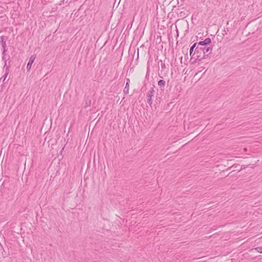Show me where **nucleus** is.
Masks as SVG:
<instances>
[{
    "instance_id": "f257e3e1",
    "label": "nucleus",
    "mask_w": 262,
    "mask_h": 262,
    "mask_svg": "<svg viewBox=\"0 0 262 262\" xmlns=\"http://www.w3.org/2000/svg\"><path fill=\"white\" fill-rule=\"evenodd\" d=\"M205 58V53L204 47L197 46L194 52L191 55V59H194L192 63H196L200 61L202 59Z\"/></svg>"
},
{
    "instance_id": "f03ea898",
    "label": "nucleus",
    "mask_w": 262,
    "mask_h": 262,
    "mask_svg": "<svg viewBox=\"0 0 262 262\" xmlns=\"http://www.w3.org/2000/svg\"><path fill=\"white\" fill-rule=\"evenodd\" d=\"M154 92L155 91L154 88H151L150 90L149 91L146 95L147 102L150 105H151L152 103V97L154 96Z\"/></svg>"
},
{
    "instance_id": "7ed1b4c3",
    "label": "nucleus",
    "mask_w": 262,
    "mask_h": 262,
    "mask_svg": "<svg viewBox=\"0 0 262 262\" xmlns=\"http://www.w3.org/2000/svg\"><path fill=\"white\" fill-rule=\"evenodd\" d=\"M36 55L33 54V55H32L31 56V57H30L29 60L27 65V69L28 71H30L31 66H32V64L34 62V60L36 58Z\"/></svg>"
},
{
    "instance_id": "20e7f679",
    "label": "nucleus",
    "mask_w": 262,
    "mask_h": 262,
    "mask_svg": "<svg viewBox=\"0 0 262 262\" xmlns=\"http://www.w3.org/2000/svg\"><path fill=\"white\" fill-rule=\"evenodd\" d=\"M205 57L208 56L211 53L212 48L210 47H204Z\"/></svg>"
},
{
    "instance_id": "39448f33",
    "label": "nucleus",
    "mask_w": 262,
    "mask_h": 262,
    "mask_svg": "<svg viewBox=\"0 0 262 262\" xmlns=\"http://www.w3.org/2000/svg\"><path fill=\"white\" fill-rule=\"evenodd\" d=\"M92 103V100L90 97L88 96L85 100L84 107L86 108L90 106Z\"/></svg>"
},
{
    "instance_id": "423d86ee",
    "label": "nucleus",
    "mask_w": 262,
    "mask_h": 262,
    "mask_svg": "<svg viewBox=\"0 0 262 262\" xmlns=\"http://www.w3.org/2000/svg\"><path fill=\"white\" fill-rule=\"evenodd\" d=\"M11 65H7V62L5 61V64L4 66V69H5V74L8 75L10 72V68Z\"/></svg>"
},
{
    "instance_id": "0eeeda50",
    "label": "nucleus",
    "mask_w": 262,
    "mask_h": 262,
    "mask_svg": "<svg viewBox=\"0 0 262 262\" xmlns=\"http://www.w3.org/2000/svg\"><path fill=\"white\" fill-rule=\"evenodd\" d=\"M158 85L161 89L164 88L165 86L166 82L165 80L161 79L158 81Z\"/></svg>"
},
{
    "instance_id": "6e6552de",
    "label": "nucleus",
    "mask_w": 262,
    "mask_h": 262,
    "mask_svg": "<svg viewBox=\"0 0 262 262\" xmlns=\"http://www.w3.org/2000/svg\"><path fill=\"white\" fill-rule=\"evenodd\" d=\"M197 46H198V44H197V42H196L194 43L192 45V46L190 47V49L189 50V54H190V55L191 57V55H192V54L193 53V52L194 49H195V48Z\"/></svg>"
},
{
    "instance_id": "1a4fd4ad",
    "label": "nucleus",
    "mask_w": 262,
    "mask_h": 262,
    "mask_svg": "<svg viewBox=\"0 0 262 262\" xmlns=\"http://www.w3.org/2000/svg\"><path fill=\"white\" fill-rule=\"evenodd\" d=\"M1 44L2 46V52H7V45H6V41H0Z\"/></svg>"
},
{
    "instance_id": "9d476101",
    "label": "nucleus",
    "mask_w": 262,
    "mask_h": 262,
    "mask_svg": "<svg viewBox=\"0 0 262 262\" xmlns=\"http://www.w3.org/2000/svg\"><path fill=\"white\" fill-rule=\"evenodd\" d=\"M129 87V84H128V82H126V84H125V88L123 90V93L125 95L128 94Z\"/></svg>"
},
{
    "instance_id": "9b49d317",
    "label": "nucleus",
    "mask_w": 262,
    "mask_h": 262,
    "mask_svg": "<svg viewBox=\"0 0 262 262\" xmlns=\"http://www.w3.org/2000/svg\"><path fill=\"white\" fill-rule=\"evenodd\" d=\"M238 164H234L231 167H229L227 170L232 169V171H235L236 170H238L237 169V167H238Z\"/></svg>"
},
{
    "instance_id": "f8f14e48",
    "label": "nucleus",
    "mask_w": 262,
    "mask_h": 262,
    "mask_svg": "<svg viewBox=\"0 0 262 262\" xmlns=\"http://www.w3.org/2000/svg\"><path fill=\"white\" fill-rule=\"evenodd\" d=\"M253 250H255L260 253H262V247H257L253 248L251 250V251H253Z\"/></svg>"
},
{
    "instance_id": "ddd939ff",
    "label": "nucleus",
    "mask_w": 262,
    "mask_h": 262,
    "mask_svg": "<svg viewBox=\"0 0 262 262\" xmlns=\"http://www.w3.org/2000/svg\"><path fill=\"white\" fill-rule=\"evenodd\" d=\"M197 44L198 46H200L201 47H206L207 45L204 41V40L203 41H200L198 42H197Z\"/></svg>"
},
{
    "instance_id": "4468645a",
    "label": "nucleus",
    "mask_w": 262,
    "mask_h": 262,
    "mask_svg": "<svg viewBox=\"0 0 262 262\" xmlns=\"http://www.w3.org/2000/svg\"><path fill=\"white\" fill-rule=\"evenodd\" d=\"M1 40L0 41H6L7 39H8V37L6 36H0Z\"/></svg>"
},
{
    "instance_id": "2eb2a0df",
    "label": "nucleus",
    "mask_w": 262,
    "mask_h": 262,
    "mask_svg": "<svg viewBox=\"0 0 262 262\" xmlns=\"http://www.w3.org/2000/svg\"><path fill=\"white\" fill-rule=\"evenodd\" d=\"M6 52H2V60L3 61H4V62L5 63V61L7 62V60H6Z\"/></svg>"
},
{
    "instance_id": "dca6fc26",
    "label": "nucleus",
    "mask_w": 262,
    "mask_h": 262,
    "mask_svg": "<svg viewBox=\"0 0 262 262\" xmlns=\"http://www.w3.org/2000/svg\"><path fill=\"white\" fill-rule=\"evenodd\" d=\"M204 41L207 45H209L211 43V40L210 38L208 37L204 39Z\"/></svg>"
},
{
    "instance_id": "f3484780",
    "label": "nucleus",
    "mask_w": 262,
    "mask_h": 262,
    "mask_svg": "<svg viewBox=\"0 0 262 262\" xmlns=\"http://www.w3.org/2000/svg\"><path fill=\"white\" fill-rule=\"evenodd\" d=\"M7 76H8V75H6V74H4V75L3 77H2L1 78V79H0V81H1V80H2L3 82V83H4V81H5V80H6V78H7Z\"/></svg>"
},
{
    "instance_id": "a211bd4d",
    "label": "nucleus",
    "mask_w": 262,
    "mask_h": 262,
    "mask_svg": "<svg viewBox=\"0 0 262 262\" xmlns=\"http://www.w3.org/2000/svg\"><path fill=\"white\" fill-rule=\"evenodd\" d=\"M247 166L245 165H242L241 167V168L239 169H238V171H240L242 170L245 169H246L247 168Z\"/></svg>"
},
{
    "instance_id": "6ab92c4d",
    "label": "nucleus",
    "mask_w": 262,
    "mask_h": 262,
    "mask_svg": "<svg viewBox=\"0 0 262 262\" xmlns=\"http://www.w3.org/2000/svg\"><path fill=\"white\" fill-rule=\"evenodd\" d=\"M160 62H161V65L162 69H164L165 68V64L164 63L162 62V61L161 60H160Z\"/></svg>"
},
{
    "instance_id": "aec40b11",
    "label": "nucleus",
    "mask_w": 262,
    "mask_h": 262,
    "mask_svg": "<svg viewBox=\"0 0 262 262\" xmlns=\"http://www.w3.org/2000/svg\"><path fill=\"white\" fill-rule=\"evenodd\" d=\"M148 69H149V68L148 67V68H147V72H146V76H145V78H147V79H148V77H149V71H148Z\"/></svg>"
},
{
    "instance_id": "412c9836",
    "label": "nucleus",
    "mask_w": 262,
    "mask_h": 262,
    "mask_svg": "<svg viewBox=\"0 0 262 262\" xmlns=\"http://www.w3.org/2000/svg\"><path fill=\"white\" fill-rule=\"evenodd\" d=\"M0 250H3V251H4V252L5 251L4 250V248L1 243H0Z\"/></svg>"
},
{
    "instance_id": "4be33fe9",
    "label": "nucleus",
    "mask_w": 262,
    "mask_h": 262,
    "mask_svg": "<svg viewBox=\"0 0 262 262\" xmlns=\"http://www.w3.org/2000/svg\"><path fill=\"white\" fill-rule=\"evenodd\" d=\"M129 82H130L129 79L127 78L126 79V82H128V83L129 84Z\"/></svg>"
},
{
    "instance_id": "5701e85b",
    "label": "nucleus",
    "mask_w": 262,
    "mask_h": 262,
    "mask_svg": "<svg viewBox=\"0 0 262 262\" xmlns=\"http://www.w3.org/2000/svg\"><path fill=\"white\" fill-rule=\"evenodd\" d=\"M2 255H3V256L4 257H6V256H7V254H3V251H2Z\"/></svg>"
},
{
    "instance_id": "b1692460",
    "label": "nucleus",
    "mask_w": 262,
    "mask_h": 262,
    "mask_svg": "<svg viewBox=\"0 0 262 262\" xmlns=\"http://www.w3.org/2000/svg\"><path fill=\"white\" fill-rule=\"evenodd\" d=\"M7 65H11L10 64V61H9L8 63H7Z\"/></svg>"
},
{
    "instance_id": "393cba45",
    "label": "nucleus",
    "mask_w": 262,
    "mask_h": 262,
    "mask_svg": "<svg viewBox=\"0 0 262 262\" xmlns=\"http://www.w3.org/2000/svg\"><path fill=\"white\" fill-rule=\"evenodd\" d=\"M244 150H245V151H246V150H247V148H244Z\"/></svg>"
}]
</instances>
